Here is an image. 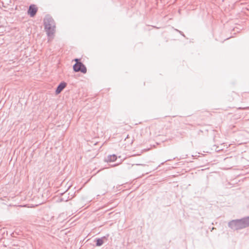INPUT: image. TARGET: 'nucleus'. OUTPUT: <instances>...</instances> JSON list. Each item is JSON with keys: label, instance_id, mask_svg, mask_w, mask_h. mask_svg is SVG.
Returning <instances> with one entry per match:
<instances>
[{"label": "nucleus", "instance_id": "obj_7", "mask_svg": "<svg viewBox=\"0 0 249 249\" xmlns=\"http://www.w3.org/2000/svg\"><path fill=\"white\" fill-rule=\"evenodd\" d=\"M103 243V241L102 240V239H98L97 240V246H100L101 245H102Z\"/></svg>", "mask_w": 249, "mask_h": 249}, {"label": "nucleus", "instance_id": "obj_4", "mask_svg": "<svg viewBox=\"0 0 249 249\" xmlns=\"http://www.w3.org/2000/svg\"><path fill=\"white\" fill-rule=\"evenodd\" d=\"M37 7L36 5L33 4L30 6L28 11V14L31 17H33L36 14L37 11Z\"/></svg>", "mask_w": 249, "mask_h": 249}, {"label": "nucleus", "instance_id": "obj_3", "mask_svg": "<svg viewBox=\"0 0 249 249\" xmlns=\"http://www.w3.org/2000/svg\"><path fill=\"white\" fill-rule=\"evenodd\" d=\"M231 225L235 226L236 229H241L246 227L243 219L233 221Z\"/></svg>", "mask_w": 249, "mask_h": 249}, {"label": "nucleus", "instance_id": "obj_1", "mask_svg": "<svg viewBox=\"0 0 249 249\" xmlns=\"http://www.w3.org/2000/svg\"><path fill=\"white\" fill-rule=\"evenodd\" d=\"M44 29L48 36H53L56 30L55 23L53 18L46 16L44 19Z\"/></svg>", "mask_w": 249, "mask_h": 249}, {"label": "nucleus", "instance_id": "obj_8", "mask_svg": "<svg viewBox=\"0 0 249 249\" xmlns=\"http://www.w3.org/2000/svg\"><path fill=\"white\" fill-rule=\"evenodd\" d=\"M111 160H114L116 159V157L114 155L112 156H111Z\"/></svg>", "mask_w": 249, "mask_h": 249}, {"label": "nucleus", "instance_id": "obj_6", "mask_svg": "<svg viewBox=\"0 0 249 249\" xmlns=\"http://www.w3.org/2000/svg\"><path fill=\"white\" fill-rule=\"evenodd\" d=\"M243 220L244 221L245 226L246 227L249 226V217H246V218L243 219Z\"/></svg>", "mask_w": 249, "mask_h": 249}, {"label": "nucleus", "instance_id": "obj_5", "mask_svg": "<svg viewBox=\"0 0 249 249\" xmlns=\"http://www.w3.org/2000/svg\"><path fill=\"white\" fill-rule=\"evenodd\" d=\"M66 83L65 82L61 83L59 86L57 87L56 89V94L60 93L61 91L66 87Z\"/></svg>", "mask_w": 249, "mask_h": 249}, {"label": "nucleus", "instance_id": "obj_2", "mask_svg": "<svg viewBox=\"0 0 249 249\" xmlns=\"http://www.w3.org/2000/svg\"><path fill=\"white\" fill-rule=\"evenodd\" d=\"M76 63L73 65V69L75 72L80 71L83 73L87 72V68L82 63L78 61V59H75Z\"/></svg>", "mask_w": 249, "mask_h": 249}]
</instances>
